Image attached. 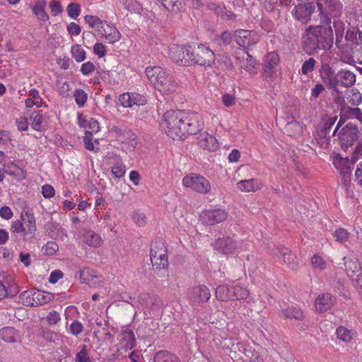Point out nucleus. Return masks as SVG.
<instances>
[{"label":"nucleus","mask_w":362,"mask_h":362,"mask_svg":"<svg viewBox=\"0 0 362 362\" xmlns=\"http://www.w3.org/2000/svg\"><path fill=\"white\" fill-rule=\"evenodd\" d=\"M319 10H323L333 18L341 13L342 4L339 0H320L317 3Z\"/></svg>","instance_id":"obj_16"},{"label":"nucleus","mask_w":362,"mask_h":362,"mask_svg":"<svg viewBox=\"0 0 362 362\" xmlns=\"http://www.w3.org/2000/svg\"><path fill=\"white\" fill-rule=\"evenodd\" d=\"M354 182L362 188V160L358 162L355 168Z\"/></svg>","instance_id":"obj_53"},{"label":"nucleus","mask_w":362,"mask_h":362,"mask_svg":"<svg viewBox=\"0 0 362 362\" xmlns=\"http://www.w3.org/2000/svg\"><path fill=\"white\" fill-rule=\"evenodd\" d=\"M46 3L44 1H38L33 8V12L35 13L38 20L45 22L49 19V16L45 11Z\"/></svg>","instance_id":"obj_33"},{"label":"nucleus","mask_w":362,"mask_h":362,"mask_svg":"<svg viewBox=\"0 0 362 362\" xmlns=\"http://www.w3.org/2000/svg\"><path fill=\"white\" fill-rule=\"evenodd\" d=\"M210 297V291L204 285L192 287L189 293V300L196 304L206 302L209 300Z\"/></svg>","instance_id":"obj_17"},{"label":"nucleus","mask_w":362,"mask_h":362,"mask_svg":"<svg viewBox=\"0 0 362 362\" xmlns=\"http://www.w3.org/2000/svg\"><path fill=\"white\" fill-rule=\"evenodd\" d=\"M68 16L72 19H76L81 13V6L76 2H71L66 6Z\"/></svg>","instance_id":"obj_39"},{"label":"nucleus","mask_w":362,"mask_h":362,"mask_svg":"<svg viewBox=\"0 0 362 362\" xmlns=\"http://www.w3.org/2000/svg\"><path fill=\"white\" fill-rule=\"evenodd\" d=\"M98 34L103 36L105 42L110 44H114L121 38V34L118 30L113 25L107 23V21H105L98 28Z\"/></svg>","instance_id":"obj_18"},{"label":"nucleus","mask_w":362,"mask_h":362,"mask_svg":"<svg viewBox=\"0 0 362 362\" xmlns=\"http://www.w3.org/2000/svg\"><path fill=\"white\" fill-rule=\"evenodd\" d=\"M74 96L76 104L79 107H83L87 101L88 95L82 89H76Z\"/></svg>","instance_id":"obj_49"},{"label":"nucleus","mask_w":362,"mask_h":362,"mask_svg":"<svg viewBox=\"0 0 362 362\" xmlns=\"http://www.w3.org/2000/svg\"><path fill=\"white\" fill-rule=\"evenodd\" d=\"M49 8L54 16L62 13L63 9L61 3L57 1H52L49 3Z\"/></svg>","instance_id":"obj_62"},{"label":"nucleus","mask_w":362,"mask_h":362,"mask_svg":"<svg viewBox=\"0 0 362 362\" xmlns=\"http://www.w3.org/2000/svg\"><path fill=\"white\" fill-rule=\"evenodd\" d=\"M277 253L276 255H279L282 257L284 262L287 264L288 267L292 270H297L298 268V262L297 257L290 249L282 245L276 247Z\"/></svg>","instance_id":"obj_19"},{"label":"nucleus","mask_w":362,"mask_h":362,"mask_svg":"<svg viewBox=\"0 0 362 362\" xmlns=\"http://www.w3.org/2000/svg\"><path fill=\"white\" fill-rule=\"evenodd\" d=\"M351 53L352 57L356 60L352 59L349 64H352L353 62L355 63L357 62L358 64H362V45L352 48Z\"/></svg>","instance_id":"obj_56"},{"label":"nucleus","mask_w":362,"mask_h":362,"mask_svg":"<svg viewBox=\"0 0 362 362\" xmlns=\"http://www.w3.org/2000/svg\"><path fill=\"white\" fill-rule=\"evenodd\" d=\"M339 175L341 177V182L345 185V187H348L351 184V167L348 168H343L340 171H339Z\"/></svg>","instance_id":"obj_51"},{"label":"nucleus","mask_w":362,"mask_h":362,"mask_svg":"<svg viewBox=\"0 0 362 362\" xmlns=\"http://www.w3.org/2000/svg\"><path fill=\"white\" fill-rule=\"evenodd\" d=\"M206 7L209 10L214 11L217 15L221 16V17L224 16L226 7L223 4H216L214 2H209L206 4Z\"/></svg>","instance_id":"obj_48"},{"label":"nucleus","mask_w":362,"mask_h":362,"mask_svg":"<svg viewBox=\"0 0 362 362\" xmlns=\"http://www.w3.org/2000/svg\"><path fill=\"white\" fill-rule=\"evenodd\" d=\"M167 11L177 13L180 11L178 0H157Z\"/></svg>","instance_id":"obj_40"},{"label":"nucleus","mask_w":362,"mask_h":362,"mask_svg":"<svg viewBox=\"0 0 362 362\" xmlns=\"http://www.w3.org/2000/svg\"><path fill=\"white\" fill-rule=\"evenodd\" d=\"M87 127L88 130L86 131V134H89L90 136H91L93 133L98 132L100 130L99 123L93 118L89 119Z\"/></svg>","instance_id":"obj_58"},{"label":"nucleus","mask_w":362,"mask_h":362,"mask_svg":"<svg viewBox=\"0 0 362 362\" xmlns=\"http://www.w3.org/2000/svg\"><path fill=\"white\" fill-rule=\"evenodd\" d=\"M19 302L25 306H39L54 299V294L40 290H27L18 297Z\"/></svg>","instance_id":"obj_8"},{"label":"nucleus","mask_w":362,"mask_h":362,"mask_svg":"<svg viewBox=\"0 0 362 362\" xmlns=\"http://www.w3.org/2000/svg\"><path fill=\"white\" fill-rule=\"evenodd\" d=\"M85 23L91 28H95L98 32V28L103 25L105 21H101L98 17L91 15H87L84 17Z\"/></svg>","instance_id":"obj_47"},{"label":"nucleus","mask_w":362,"mask_h":362,"mask_svg":"<svg viewBox=\"0 0 362 362\" xmlns=\"http://www.w3.org/2000/svg\"><path fill=\"white\" fill-rule=\"evenodd\" d=\"M215 295L216 298L221 301L233 300V286L220 285L216 288Z\"/></svg>","instance_id":"obj_26"},{"label":"nucleus","mask_w":362,"mask_h":362,"mask_svg":"<svg viewBox=\"0 0 362 362\" xmlns=\"http://www.w3.org/2000/svg\"><path fill=\"white\" fill-rule=\"evenodd\" d=\"M311 264L315 269H318L320 270L325 269L327 265L326 262L317 255H315L311 258Z\"/></svg>","instance_id":"obj_52"},{"label":"nucleus","mask_w":362,"mask_h":362,"mask_svg":"<svg viewBox=\"0 0 362 362\" xmlns=\"http://www.w3.org/2000/svg\"><path fill=\"white\" fill-rule=\"evenodd\" d=\"M0 338L6 342L14 343L20 339L21 336L15 328L6 327L0 329Z\"/></svg>","instance_id":"obj_28"},{"label":"nucleus","mask_w":362,"mask_h":362,"mask_svg":"<svg viewBox=\"0 0 362 362\" xmlns=\"http://www.w3.org/2000/svg\"><path fill=\"white\" fill-rule=\"evenodd\" d=\"M83 330V325L77 320L74 321L70 325V332L73 335L78 336Z\"/></svg>","instance_id":"obj_60"},{"label":"nucleus","mask_w":362,"mask_h":362,"mask_svg":"<svg viewBox=\"0 0 362 362\" xmlns=\"http://www.w3.org/2000/svg\"><path fill=\"white\" fill-rule=\"evenodd\" d=\"M336 298L330 293H326L318 296L315 300V306L317 312L324 313L334 306Z\"/></svg>","instance_id":"obj_20"},{"label":"nucleus","mask_w":362,"mask_h":362,"mask_svg":"<svg viewBox=\"0 0 362 362\" xmlns=\"http://www.w3.org/2000/svg\"><path fill=\"white\" fill-rule=\"evenodd\" d=\"M71 54L78 62H81L86 59V52L78 45H75L71 47Z\"/></svg>","instance_id":"obj_43"},{"label":"nucleus","mask_w":362,"mask_h":362,"mask_svg":"<svg viewBox=\"0 0 362 362\" xmlns=\"http://www.w3.org/2000/svg\"><path fill=\"white\" fill-rule=\"evenodd\" d=\"M151 261L156 270L160 272L168 267L167 249L162 238H156L151 247Z\"/></svg>","instance_id":"obj_6"},{"label":"nucleus","mask_w":362,"mask_h":362,"mask_svg":"<svg viewBox=\"0 0 362 362\" xmlns=\"http://www.w3.org/2000/svg\"><path fill=\"white\" fill-rule=\"evenodd\" d=\"M58 245L53 241L48 242L44 247L45 252L47 255H54L58 250Z\"/></svg>","instance_id":"obj_64"},{"label":"nucleus","mask_w":362,"mask_h":362,"mask_svg":"<svg viewBox=\"0 0 362 362\" xmlns=\"http://www.w3.org/2000/svg\"><path fill=\"white\" fill-rule=\"evenodd\" d=\"M153 362H181L173 353L167 350H161L156 353Z\"/></svg>","instance_id":"obj_30"},{"label":"nucleus","mask_w":362,"mask_h":362,"mask_svg":"<svg viewBox=\"0 0 362 362\" xmlns=\"http://www.w3.org/2000/svg\"><path fill=\"white\" fill-rule=\"evenodd\" d=\"M54 187L48 184L44 185L42 187V194L45 198H51L54 196Z\"/></svg>","instance_id":"obj_63"},{"label":"nucleus","mask_w":362,"mask_h":362,"mask_svg":"<svg viewBox=\"0 0 362 362\" xmlns=\"http://www.w3.org/2000/svg\"><path fill=\"white\" fill-rule=\"evenodd\" d=\"M321 79L325 86L329 90L339 93L338 88H349L355 83L356 74L345 69H341L335 72L329 65L322 66V71L320 74Z\"/></svg>","instance_id":"obj_3"},{"label":"nucleus","mask_w":362,"mask_h":362,"mask_svg":"<svg viewBox=\"0 0 362 362\" xmlns=\"http://www.w3.org/2000/svg\"><path fill=\"white\" fill-rule=\"evenodd\" d=\"M316 64L317 61L314 58H309L303 62L301 66V73L303 75H306L308 73L312 72L314 71Z\"/></svg>","instance_id":"obj_45"},{"label":"nucleus","mask_w":362,"mask_h":362,"mask_svg":"<svg viewBox=\"0 0 362 362\" xmlns=\"http://www.w3.org/2000/svg\"><path fill=\"white\" fill-rule=\"evenodd\" d=\"M235 42L241 47L248 48L256 44L259 39L255 32L239 29L234 33Z\"/></svg>","instance_id":"obj_14"},{"label":"nucleus","mask_w":362,"mask_h":362,"mask_svg":"<svg viewBox=\"0 0 362 362\" xmlns=\"http://www.w3.org/2000/svg\"><path fill=\"white\" fill-rule=\"evenodd\" d=\"M233 295L234 300L246 299L249 296V291L245 288L233 286Z\"/></svg>","instance_id":"obj_50"},{"label":"nucleus","mask_w":362,"mask_h":362,"mask_svg":"<svg viewBox=\"0 0 362 362\" xmlns=\"http://www.w3.org/2000/svg\"><path fill=\"white\" fill-rule=\"evenodd\" d=\"M360 135L361 132L356 124L351 122L347 123L339 129L337 134L341 148L344 151H346L349 147H351L354 144Z\"/></svg>","instance_id":"obj_9"},{"label":"nucleus","mask_w":362,"mask_h":362,"mask_svg":"<svg viewBox=\"0 0 362 362\" xmlns=\"http://www.w3.org/2000/svg\"><path fill=\"white\" fill-rule=\"evenodd\" d=\"M192 47L173 45L169 55L172 61L180 66H192Z\"/></svg>","instance_id":"obj_10"},{"label":"nucleus","mask_w":362,"mask_h":362,"mask_svg":"<svg viewBox=\"0 0 362 362\" xmlns=\"http://www.w3.org/2000/svg\"><path fill=\"white\" fill-rule=\"evenodd\" d=\"M346 113L350 119H357L362 124V112L358 107H347Z\"/></svg>","instance_id":"obj_44"},{"label":"nucleus","mask_w":362,"mask_h":362,"mask_svg":"<svg viewBox=\"0 0 362 362\" xmlns=\"http://www.w3.org/2000/svg\"><path fill=\"white\" fill-rule=\"evenodd\" d=\"M124 8L134 13H140L142 10L141 4L136 0H121Z\"/></svg>","instance_id":"obj_41"},{"label":"nucleus","mask_w":362,"mask_h":362,"mask_svg":"<svg viewBox=\"0 0 362 362\" xmlns=\"http://www.w3.org/2000/svg\"><path fill=\"white\" fill-rule=\"evenodd\" d=\"M156 79L158 81V83L154 84L157 87H163L164 89L168 88L170 85V78L168 76L162 69L159 75L156 76Z\"/></svg>","instance_id":"obj_46"},{"label":"nucleus","mask_w":362,"mask_h":362,"mask_svg":"<svg viewBox=\"0 0 362 362\" xmlns=\"http://www.w3.org/2000/svg\"><path fill=\"white\" fill-rule=\"evenodd\" d=\"M336 334L339 339L346 343L350 342L353 339L351 332L342 326H340L337 329Z\"/></svg>","instance_id":"obj_38"},{"label":"nucleus","mask_w":362,"mask_h":362,"mask_svg":"<svg viewBox=\"0 0 362 362\" xmlns=\"http://www.w3.org/2000/svg\"><path fill=\"white\" fill-rule=\"evenodd\" d=\"M238 187L242 192H250L261 189L262 185L257 179H249L238 182Z\"/></svg>","instance_id":"obj_29"},{"label":"nucleus","mask_w":362,"mask_h":362,"mask_svg":"<svg viewBox=\"0 0 362 362\" xmlns=\"http://www.w3.org/2000/svg\"><path fill=\"white\" fill-rule=\"evenodd\" d=\"M237 248V242L230 237L218 238L214 243V249L223 253H233Z\"/></svg>","instance_id":"obj_22"},{"label":"nucleus","mask_w":362,"mask_h":362,"mask_svg":"<svg viewBox=\"0 0 362 362\" xmlns=\"http://www.w3.org/2000/svg\"><path fill=\"white\" fill-rule=\"evenodd\" d=\"M79 279L81 283L88 284L90 287H95L99 285L95 272L90 270L89 268L80 270Z\"/></svg>","instance_id":"obj_25"},{"label":"nucleus","mask_w":362,"mask_h":362,"mask_svg":"<svg viewBox=\"0 0 362 362\" xmlns=\"http://www.w3.org/2000/svg\"><path fill=\"white\" fill-rule=\"evenodd\" d=\"M122 339L119 343V351L124 352L132 349L136 345L134 334L131 329H125L121 332Z\"/></svg>","instance_id":"obj_23"},{"label":"nucleus","mask_w":362,"mask_h":362,"mask_svg":"<svg viewBox=\"0 0 362 362\" xmlns=\"http://www.w3.org/2000/svg\"><path fill=\"white\" fill-rule=\"evenodd\" d=\"M279 57L276 52L268 53L263 60L264 76L267 78L274 73L275 67L279 64Z\"/></svg>","instance_id":"obj_21"},{"label":"nucleus","mask_w":362,"mask_h":362,"mask_svg":"<svg viewBox=\"0 0 362 362\" xmlns=\"http://www.w3.org/2000/svg\"><path fill=\"white\" fill-rule=\"evenodd\" d=\"M83 242L91 247H98L101 243L100 236L94 231L88 230L83 235Z\"/></svg>","instance_id":"obj_32"},{"label":"nucleus","mask_w":362,"mask_h":362,"mask_svg":"<svg viewBox=\"0 0 362 362\" xmlns=\"http://www.w3.org/2000/svg\"><path fill=\"white\" fill-rule=\"evenodd\" d=\"M32 127L37 131H42L44 129L45 117L40 112H35L30 117Z\"/></svg>","instance_id":"obj_35"},{"label":"nucleus","mask_w":362,"mask_h":362,"mask_svg":"<svg viewBox=\"0 0 362 362\" xmlns=\"http://www.w3.org/2000/svg\"><path fill=\"white\" fill-rule=\"evenodd\" d=\"M244 356L249 360V362H264L263 355L252 346L245 348Z\"/></svg>","instance_id":"obj_31"},{"label":"nucleus","mask_w":362,"mask_h":362,"mask_svg":"<svg viewBox=\"0 0 362 362\" xmlns=\"http://www.w3.org/2000/svg\"><path fill=\"white\" fill-rule=\"evenodd\" d=\"M21 218L22 221L17 220L12 222L10 230L12 233L20 234L24 241H31L35 238L37 230L34 214L27 208L21 213Z\"/></svg>","instance_id":"obj_5"},{"label":"nucleus","mask_w":362,"mask_h":362,"mask_svg":"<svg viewBox=\"0 0 362 362\" xmlns=\"http://www.w3.org/2000/svg\"><path fill=\"white\" fill-rule=\"evenodd\" d=\"M349 233L346 230L339 228L337 229L334 233V236L336 238V240L340 243H344L348 240Z\"/></svg>","instance_id":"obj_57"},{"label":"nucleus","mask_w":362,"mask_h":362,"mask_svg":"<svg viewBox=\"0 0 362 362\" xmlns=\"http://www.w3.org/2000/svg\"><path fill=\"white\" fill-rule=\"evenodd\" d=\"M126 172V167L122 163H117L112 168V173L117 178L124 176Z\"/></svg>","instance_id":"obj_54"},{"label":"nucleus","mask_w":362,"mask_h":362,"mask_svg":"<svg viewBox=\"0 0 362 362\" xmlns=\"http://www.w3.org/2000/svg\"><path fill=\"white\" fill-rule=\"evenodd\" d=\"M192 65L211 66L215 62L213 51L202 44L198 45L197 47H192Z\"/></svg>","instance_id":"obj_11"},{"label":"nucleus","mask_w":362,"mask_h":362,"mask_svg":"<svg viewBox=\"0 0 362 362\" xmlns=\"http://www.w3.org/2000/svg\"><path fill=\"white\" fill-rule=\"evenodd\" d=\"M227 213L220 209L204 211L200 216V221L203 224L213 226L225 221Z\"/></svg>","instance_id":"obj_15"},{"label":"nucleus","mask_w":362,"mask_h":362,"mask_svg":"<svg viewBox=\"0 0 362 362\" xmlns=\"http://www.w3.org/2000/svg\"><path fill=\"white\" fill-rule=\"evenodd\" d=\"M160 126L173 140H184L189 135L199 132L202 122L200 115L196 112L170 110L164 114Z\"/></svg>","instance_id":"obj_1"},{"label":"nucleus","mask_w":362,"mask_h":362,"mask_svg":"<svg viewBox=\"0 0 362 362\" xmlns=\"http://www.w3.org/2000/svg\"><path fill=\"white\" fill-rule=\"evenodd\" d=\"M41 337L47 341L54 342L58 339L57 333H54L49 329H42L40 331Z\"/></svg>","instance_id":"obj_55"},{"label":"nucleus","mask_w":362,"mask_h":362,"mask_svg":"<svg viewBox=\"0 0 362 362\" xmlns=\"http://www.w3.org/2000/svg\"><path fill=\"white\" fill-rule=\"evenodd\" d=\"M132 98L129 93L121 94L119 97V103L124 107H132Z\"/></svg>","instance_id":"obj_59"},{"label":"nucleus","mask_w":362,"mask_h":362,"mask_svg":"<svg viewBox=\"0 0 362 362\" xmlns=\"http://www.w3.org/2000/svg\"><path fill=\"white\" fill-rule=\"evenodd\" d=\"M292 11L293 17L298 21L303 24L308 23L310 19L312 14L315 11V6L312 2H307L304 4L298 3L294 6Z\"/></svg>","instance_id":"obj_13"},{"label":"nucleus","mask_w":362,"mask_h":362,"mask_svg":"<svg viewBox=\"0 0 362 362\" xmlns=\"http://www.w3.org/2000/svg\"><path fill=\"white\" fill-rule=\"evenodd\" d=\"M162 68L160 66H154V67H147L146 69V74L149 79V81L153 83H158V81L156 79V76L159 75Z\"/></svg>","instance_id":"obj_42"},{"label":"nucleus","mask_w":362,"mask_h":362,"mask_svg":"<svg viewBox=\"0 0 362 362\" xmlns=\"http://www.w3.org/2000/svg\"><path fill=\"white\" fill-rule=\"evenodd\" d=\"M344 269L362 300V270L357 257L349 255L343 258Z\"/></svg>","instance_id":"obj_7"},{"label":"nucleus","mask_w":362,"mask_h":362,"mask_svg":"<svg viewBox=\"0 0 362 362\" xmlns=\"http://www.w3.org/2000/svg\"><path fill=\"white\" fill-rule=\"evenodd\" d=\"M334 43L332 27L309 25L302 36L301 48L308 55L329 50Z\"/></svg>","instance_id":"obj_2"},{"label":"nucleus","mask_w":362,"mask_h":362,"mask_svg":"<svg viewBox=\"0 0 362 362\" xmlns=\"http://www.w3.org/2000/svg\"><path fill=\"white\" fill-rule=\"evenodd\" d=\"M333 28L334 29L335 44L337 47L343 42L346 41V45L351 49L356 48L362 45V35L361 29L358 26L352 25L347 21H342L337 18L333 21Z\"/></svg>","instance_id":"obj_4"},{"label":"nucleus","mask_w":362,"mask_h":362,"mask_svg":"<svg viewBox=\"0 0 362 362\" xmlns=\"http://www.w3.org/2000/svg\"><path fill=\"white\" fill-rule=\"evenodd\" d=\"M332 163L339 171L343 168H348L351 167V164H354L352 160H350L347 157L343 158L339 154H336L333 156Z\"/></svg>","instance_id":"obj_34"},{"label":"nucleus","mask_w":362,"mask_h":362,"mask_svg":"<svg viewBox=\"0 0 362 362\" xmlns=\"http://www.w3.org/2000/svg\"><path fill=\"white\" fill-rule=\"evenodd\" d=\"M197 139L199 141V145L203 149L214 151L218 147V144L216 141V138L206 132L200 134Z\"/></svg>","instance_id":"obj_24"},{"label":"nucleus","mask_w":362,"mask_h":362,"mask_svg":"<svg viewBox=\"0 0 362 362\" xmlns=\"http://www.w3.org/2000/svg\"><path fill=\"white\" fill-rule=\"evenodd\" d=\"M184 186L202 194H207L211 189V185L205 177L195 173H191L184 177Z\"/></svg>","instance_id":"obj_12"},{"label":"nucleus","mask_w":362,"mask_h":362,"mask_svg":"<svg viewBox=\"0 0 362 362\" xmlns=\"http://www.w3.org/2000/svg\"><path fill=\"white\" fill-rule=\"evenodd\" d=\"M139 300L141 303L146 307H150L151 309H158L161 305V300L159 297L146 293H141L139 296Z\"/></svg>","instance_id":"obj_27"},{"label":"nucleus","mask_w":362,"mask_h":362,"mask_svg":"<svg viewBox=\"0 0 362 362\" xmlns=\"http://www.w3.org/2000/svg\"><path fill=\"white\" fill-rule=\"evenodd\" d=\"M337 120V117L328 118L323 124L322 127L318 131V135L320 138H326L329 134L332 127Z\"/></svg>","instance_id":"obj_37"},{"label":"nucleus","mask_w":362,"mask_h":362,"mask_svg":"<svg viewBox=\"0 0 362 362\" xmlns=\"http://www.w3.org/2000/svg\"><path fill=\"white\" fill-rule=\"evenodd\" d=\"M281 315L286 317L302 320L304 318L303 311L295 307H290L281 310Z\"/></svg>","instance_id":"obj_36"},{"label":"nucleus","mask_w":362,"mask_h":362,"mask_svg":"<svg viewBox=\"0 0 362 362\" xmlns=\"http://www.w3.org/2000/svg\"><path fill=\"white\" fill-rule=\"evenodd\" d=\"M90 360L86 350V346L83 345L82 349L77 353L76 356V362H90Z\"/></svg>","instance_id":"obj_61"}]
</instances>
